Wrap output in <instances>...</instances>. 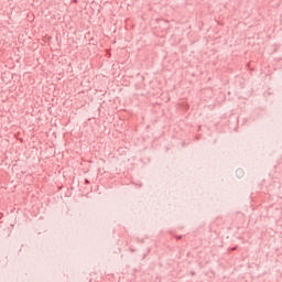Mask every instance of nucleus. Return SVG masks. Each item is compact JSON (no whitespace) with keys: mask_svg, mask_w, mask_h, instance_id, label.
Segmentation results:
<instances>
[{"mask_svg":"<svg viewBox=\"0 0 282 282\" xmlns=\"http://www.w3.org/2000/svg\"><path fill=\"white\" fill-rule=\"evenodd\" d=\"M236 175H237V177H243V170L238 169V170L236 171Z\"/></svg>","mask_w":282,"mask_h":282,"instance_id":"f257e3e1","label":"nucleus"},{"mask_svg":"<svg viewBox=\"0 0 282 282\" xmlns=\"http://www.w3.org/2000/svg\"><path fill=\"white\" fill-rule=\"evenodd\" d=\"M181 106L183 107V109H188V104L182 102Z\"/></svg>","mask_w":282,"mask_h":282,"instance_id":"f03ea898","label":"nucleus"},{"mask_svg":"<svg viewBox=\"0 0 282 282\" xmlns=\"http://www.w3.org/2000/svg\"><path fill=\"white\" fill-rule=\"evenodd\" d=\"M177 239H182V236H178Z\"/></svg>","mask_w":282,"mask_h":282,"instance_id":"7ed1b4c3","label":"nucleus"},{"mask_svg":"<svg viewBox=\"0 0 282 282\" xmlns=\"http://www.w3.org/2000/svg\"><path fill=\"white\" fill-rule=\"evenodd\" d=\"M231 250H237V247H235L234 249H231Z\"/></svg>","mask_w":282,"mask_h":282,"instance_id":"20e7f679","label":"nucleus"}]
</instances>
